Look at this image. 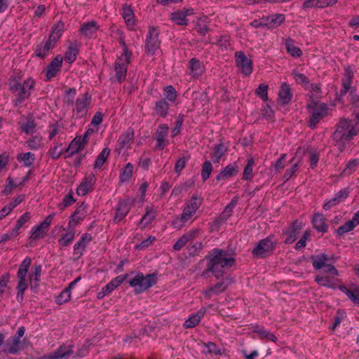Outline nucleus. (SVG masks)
Returning a JSON list of instances; mask_svg holds the SVG:
<instances>
[{
	"label": "nucleus",
	"mask_w": 359,
	"mask_h": 359,
	"mask_svg": "<svg viewBox=\"0 0 359 359\" xmlns=\"http://www.w3.org/2000/svg\"><path fill=\"white\" fill-rule=\"evenodd\" d=\"M189 69L190 75L194 79H198L202 76L205 72L203 63L197 58H191L189 62Z\"/></svg>",
	"instance_id": "nucleus-32"
},
{
	"label": "nucleus",
	"mask_w": 359,
	"mask_h": 359,
	"mask_svg": "<svg viewBox=\"0 0 359 359\" xmlns=\"http://www.w3.org/2000/svg\"><path fill=\"white\" fill-rule=\"evenodd\" d=\"M146 212L142 216L141 220L139 222V226L141 229H145L149 224H151L157 216L156 211H155L151 207H146Z\"/></svg>",
	"instance_id": "nucleus-40"
},
{
	"label": "nucleus",
	"mask_w": 359,
	"mask_h": 359,
	"mask_svg": "<svg viewBox=\"0 0 359 359\" xmlns=\"http://www.w3.org/2000/svg\"><path fill=\"white\" fill-rule=\"evenodd\" d=\"M62 143L53 142V145L48 149V154L53 160L58 159L61 155L65 153V149L62 148Z\"/></svg>",
	"instance_id": "nucleus-53"
},
{
	"label": "nucleus",
	"mask_w": 359,
	"mask_h": 359,
	"mask_svg": "<svg viewBox=\"0 0 359 359\" xmlns=\"http://www.w3.org/2000/svg\"><path fill=\"white\" fill-rule=\"evenodd\" d=\"M238 202V197L234 196L231 202L228 203L224 208L223 212L220 214L219 217L216 218L211 223L212 230H219L220 226L225 224L228 219L232 215L233 212Z\"/></svg>",
	"instance_id": "nucleus-10"
},
{
	"label": "nucleus",
	"mask_w": 359,
	"mask_h": 359,
	"mask_svg": "<svg viewBox=\"0 0 359 359\" xmlns=\"http://www.w3.org/2000/svg\"><path fill=\"white\" fill-rule=\"evenodd\" d=\"M92 241V236L90 233H85L81 235L79 240L74 244L73 247L74 255L76 259L81 258L86 250L87 245Z\"/></svg>",
	"instance_id": "nucleus-25"
},
{
	"label": "nucleus",
	"mask_w": 359,
	"mask_h": 359,
	"mask_svg": "<svg viewBox=\"0 0 359 359\" xmlns=\"http://www.w3.org/2000/svg\"><path fill=\"white\" fill-rule=\"evenodd\" d=\"M90 103L91 95L88 92H86L78 96L75 101L74 108L77 117L82 118L88 114Z\"/></svg>",
	"instance_id": "nucleus-13"
},
{
	"label": "nucleus",
	"mask_w": 359,
	"mask_h": 359,
	"mask_svg": "<svg viewBox=\"0 0 359 359\" xmlns=\"http://www.w3.org/2000/svg\"><path fill=\"white\" fill-rule=\"evenodd\" d=\"M235 62L241 73L245 76H250L253 71V62L248 58L243 51L235 53Z\"/></svg>",
	"instance_id": "nucleus-12"
},
{
	"label": "nucleus",
	"mask_w": 359,
	"mask_h": 359,
	"mask_svg": "<svg viewBox=\"0 0 359 359\" xmlns=\"http://www.w3.org/2000/svg\"><path fill=\"white\" fill-rule=\"evenodd\" d=\"M228 152V146L224 142L214 144L211 148L210 158L214 163H219Z\"/></svg>",
	"instance_id": "nucleus-26"
},
{
	"label": "nucleus",
	"mask_w": 359,
	"mask_h": 359,
	"mask_svg": "<svg viewBox=\"0 0 359 359\" xmlns=\"http://www.w3.org/2000/svg\"><path fill=\"white\" fill-rule=\"evenodd\" d=\"M263 20L266 21L268 29H274L280 26L285 22V16L282 13H276L263 17Z\"/></svg>",
	"instance_id": "nucleus-37"
},
{
	"label": "nucleus",
	"mask_w": 359,
	"mask_h": 359,
	"mask_svg": "<svg viewBox=\"0 0 359 359\" xmlns=\"http://www.w3.org/2000/svg\"><path fill=\"white\" fill-rule=\"evenodd\" d=\"M17 159L20 162H22L24 166L30 167L35 161V155L32 152L22 153L18 156Z\"/></svg>",
	"instance_id": "nucleus-54"
},
{
	"label": "nucleus",
	"mask_w": 359,
	"mask_h": 359,
	"mask_svg": "<svg viewBox=\"0 0 359 359\" xmlns=\"http://www.w3.org/2000/svg\"><path fill=\"white\" fill-rule=\"evenodd\" d=\"M99 29L100 25L95 20H92L90 22H83L81 25L79 31L81 36L91 39L96 35Z\"/></svg>",
	"instance_id": "nucleus-27"
},
{
	"label": "nucleus",
	"mask_w": 359,
	"mask_h": 359,
	"mask_svg": "<svg viewBox=\"0 0 359 359\" xmlns=\"http://www.w3.org/2000/svg\"><path fill=\"white\" fill-rule=\"evenodd\" d=\"M337 0H305L302 4V9L308 10L313 8H323L336 4Z\"/></svg>",
	"instance_id": "nucleus-31"
},
{
	"label": "nucleus",
	"mask_w": 359,
	"mask_h": 359,
	"mask_svg": "<svg viewBox=\"0 0 359 359\" xmlns=\"http://www.w3.org/2000/svg\"><path fill=\"white\" fill-rule=\"evenodd\" d=\"M168 132L169 127L168 124L163 123L158 126L154 135L157 149L163 150L169 144Z\"/></svg>",
	"instance_id": "nucleus-16"
},
{
	"label": "nucleus",
	"mask_w": 359,
	"mask_h": 359,
	"mask_svg": "<svg viewBox=\"0 0 359 359\" xmlns=\"http://www.w3.org/2000/svg\"><path fill=\"white\" fill-rule=\"evenodd\" d=\"M71 293L72 291L67 289V287L65 288L61 293L57 296L55 299V302L58 305H62L66 302H68L71 299Z\"/></svg>",
	"instance_id": "nucleus-63"
},
{
	"label": "nucleus",
	"mask_w": 359,
	"mask_h": 359,
	"mask_svg": "<svg viewBox=\"0 0 359 359\" xmlns=\"http://www.w3.org/2000/svg\"><path fill=\"white\" fill-rule=\"evenodd\" d=\"M42 271V266L40 264L34 265L32 268V271L29 276V280L32 286V284H34V287H36L39 285V282L40 281V278Z\"/></svg>",
	"instance_id": "nucleus-52"
},
{
	"label": "nucleus",
	"mask_w": 359,
	"mask_h": 359,
	"mask_svg": "<svg viewBox=\"0 0 359 359\" xmlns=\"http://www.w3.org/2000/svg\"><path fill=\"white\" fill-rule=\"evenodd\" d=\"M63 57L57 55L45 69L46 81H50L56 77L62 71Z\"/></svg>",
	"instance_id": "nucleus-15"
},
{
	"label": "nucleus",
	"mask_w": 359,
	"mask_h": 359,
	"mask_svg": "<svg viewBox=\"0 0 359 359\" xmlns=\"http://www.w3.org/2000/svg\"><path fill=\"white\" fill-rule=\"evenodd\" d=\"M358 132L359 129L356 123L349 118H341L335 126L332 138L341 147V151H342L346 144L351 142Z\"/></svg>",
	"instance_id": "nucleus-3"
},
{
	"label": "nucleus",
	"mask_w": 359,
	"mask_h": 359,
	"mask_svg": "<svg viewBox=\"0 0 359 359\" xmlns=\"http://www.w3.org/2000/svg\"><path fill=\"white\" fill-rule=\"evenodd\" d=\"M131 208V202L129 198H125L120 200L115 209V216L114 221L115 222H119L123 219L128 214Z\"/></svg>",
	"instance_id": "nucleus-23"
},
{
	"label": "nucleus",
	"mask_w": 359,
	"mask_h": 359,
	"mask_svg": "<svg viewBox=\"0 0 359 359\" xmlns=\"http://www.w3.org/2000/svg\"><path fill=\"white\" fill-rule=\"evenodd\" d=\"M77 91L75 88H69L64 93V103L68 106H73Z\"/></svg>",
	"instance_id": "nucleus-57"
},
{
	"label": "nucleus",
	"mask_w": 359,
	"mask_h": 359,
	"mask_svg": "<svg viewBox=\"0 0 359 359\" xmlns=\"http://www.w3.org/2000/svg\"><path fill=\"white\" fill-rule=\"evenodd\" d=\"M311 116L308 121V126L314 129L316 125L329 114V107L324 102H313L306 107Z\"/></svg>",
	"instance_id": "nucleus-6"
},
{
	"label": "nucleus",
	"mask_w": 359,
	"mask_h": 359,
	"mask_svg": "<svg viewBox=\"0 0 359 359\" xmlns=\"http://www.w3.org/2000/svg\"><path fill=\"white\" fill-rule=\"evenodd\" d=\"M20 340L18 337H11L6 343V351L11 354H15L20 351Z\"/></svg>",
	"instance_id": "nucleus-48"
},
{
	"label": "nucleus",
	"mask_w": 359,
	"mask_h": 359,
	"mask_svg": "<svg viewBox=\"0 0 359 359\" xmlns=\"http://www.w3.org/2000/svg\"><path fill=\"white\" fill-rule=\"evenodd\" d=\"M357 225V222H355L353 219L349 220L337 229V234L341 236L344 235L346 233L352 231Z\"/></svg>",
	"instance_id": "nucleus-58"
},
{
	"label": "nucleus",
	"mask_w": 359,
	"mask_h": 359,
	"mask_svg": "<svg viewBox=\"0 0 359 359\" xmlns=\"http://www.w3.org/2000/svg\"><path fill=\"white\" fill-rule=\"evenodd\" d=\"M159 29L156 27H149L145 39V53L154 55L160 48L161 41L159 39Z\"/></svg>",
	"instance_id": "nucleus-9"
},
{
	"label": "nucleus",
	"mask_w": 359,
	"mask_h": 359,
	"mask_svg": "<svg viewBox=\"0 0 359 359\" xmlns=\"http://www.w3.org/2000/svg\"><path fill=\"white\" fill-rule=\"evenodd\" d=\"M31 263L32 259L29 257H25L21 262L17 272V278L18 282L27 283V276L28 270L31 266Z\"/></svg>",
	"instance_id": "nucleus-38"
},
{
	"label": "nucleus",
	"mask_w": 359,
	"mask_h": 359,
	"mask_svg": "<svg viewBox=\"0 0 359 359\" xmlns=\"http://www.w3.org/2000/svg\"><path fill=\"white\" fill-rule=\"evenodd\" d=\"M64 27V23L62 21L57 22L52 27L51 32L48 38L54 42L55 45L62 35Z\"/></svg>",
	"instance_id": "nucleus-44"
},
{
	"label": "nucleus",
	"mask_w": 359,
	"mask_h": 359,
	"mask_svg": "<svg viewBox=\"0 0 359 359\" xmlns=\"http://www.w3.org/2000/svg\"><path fill=\"white\" fill-rule=\"evenodd\" d=\"M133 165L131 163H128L120 172L119 182L121 183L128 182L133 176Z\"/></svg>",
	"instance_id": "nucleus-50"
},
{
	"label": "nucleus",
	"mask_w": 359,
	"mask_h": 359,
	"mask_svg": "<svg viewBox=\"0 0 359 359\" xmlns=\"http://www.w3.org/2000/svg\"><path fill=\"white\" fill-rule=\"evenodd\" d=\"M293 97V93L290 85L286 82L281 83L277 98V102L281 106L290 104Z\"/></svg>",
	"instance_id": "nucleus-20"
},
{
	"label": "nucleus",
	"mask_w": 359,
	"mask_h": 359,
	"mask_svg": "<svg viewBox=\"0 0 359 359\" xmlns=\"http://www.w3.org/2000/svg\"><path fill=\"white\" fill-rule=\"evenodd\" d=\"M123 53L118 56L114 64L115 72L114 81L121 83L126 80L128 67L130 62L131 52L129 51L127 46L123 42Z\"/></svg>",
	"instance_id": "nucleus-4"
},
{
	"label": "nucleus",
	"mask_w": 359,
	"mask_h": 359,
	"mask_svg": "<svg viewBox=\"0 0 359 359\" xmlns=\"http://www.w3.org/2000/svg\"><path fill=\"white\" fill-rule=\"evenodd\" d=\"M35 81L29 77L25 79L22 83L20 77L18 75H11L9 78V90L15 97L12 102L15 106H20L26 100L29 99L32 91L35 87Z\"/></svg>",
	"instance_id": "nucleus-2"
},
{
	"label": "nucleus",
	"mask_w": 359,
	"mask_h": 359,
	"mask_svg": "<svg viewBox=\"0 0 359 359\" xmlns=\"http://www.w3.org/2000/svg\"><path fill=\"white\" fill-rule=\"evenodd\" d=\"M55 46L54 42L45 37L41 42L35 44L34 54L38 58L44 59L48 57Z\"/></svg>",
	"instance_id": "nucleus-17"
},
{
	"label": "nucleus",
	"mask_w": 359,
	"mask_h": 359,
	"mask_svg": "<svg viewBox=\"0 0 359 359\" xmlns=\"http://www.w3.org/2000/svg\"><path fill=\"white\" fill-rule=\"evenodd\" d=\"M157 283V274L149 273L144 276L142 272H137L135 276L128 281L130 286L134 287L135 294H140Z\"/></svg>",
	"instance_id": "nucleus-5"
},
{
	"label": "nucleus",
	"mask_w": 359,
	"mask_h": 359,
	"mask_svg": "<svg viewBox=\"0 0 359 359\" xmlns=\"http://www.w3.org/2000/svg\"><path fill=\"white\" fill-rule=\"evenodd\" d=\"M110 154V149L108 147L104 148L97 156L94 162V168L100 170Z\"/></svg>",
	"instance_id": "nucleus-51"
},
{
	"label": "nucleus",
	"mask_w": 359,
	"mask_h": 359,
	"mask_svg": "<svg viewBox=\"0 0 359 359\" xmlns=\"http://www.w3.org/2000/svg\"><path fill=\"white\" fill-rule=\"evenodd\" d=\"M65 232L62 233L60 238L58 239V245L60 248H64L69 246L74 241L76 236V231L74 228H70L68 226L67 229L60 226Z\"/></svg>",
	"instance_id": "nucleus-29"
},
{
	"label": "nucleus",
	"mask_w": 359,
	"mask_h": 359,
	"mask_svg": "<svg viewBox=\"0 0 359 359\" xmlns=\"http://www.w3.org/2000/svg\"><path fill=\"white\" fill-rule=\"evenodd\" d=\"M335 276L327 273L318 274L316 276L315 281L320 286L334 289L337 287V280L334 278Z\"/></svg>",
	"instance_id": "nucleus-30"
},
{
	"label": "nucleus",
	"mask_w": 359,
	"mask_h": 359,
	"mask_svg": "<svg viewBox=\"0 0 359 359\" xmlns=\"http://www.w3.org/2000/svg\"><path fill=\"white\" fill-rule=\"evenodd\" d=\"M96 179L93 173L85 175L76 189V194L79 196H84L95 189Z\"/></svg>",
	"instance_id": "nucleus-18"
},
{
	"label": "nucleus",
	"mask_w": 359,
	"mask_h": 359,
	"mask_svg": "<svg viewBox=\"0 0 359 359\" xmlns=\"http://www.w3.org/2000/svg\"><path fill=\"white\" fill-rule=\"evenodd\" d=\"M170 105L165 99H160L155 102L154 107V115L158 116L161 118H165L169 114Z\"/></svg>",
	"instance_id": "nucleus-35"
},
{
	"label": "nucleus",
	"mask_w": 359,
	"mask_h": 359,
	"mask_svg": "<svg viewBox=\"0 0 359 359\" xmlns=\"http://www.w3.org/2000/svg\"><path fill=\"white\" fill-rule=\"evenodd\" d=\"M32 218V215L29 212H25L23 213L17 220L15 227L13 229V235L18 236L19 231L21 228L25 226V224L28 223Z\"/></svg>",
	"instance_id": "nucleus-46"
},
{
	"label": "nucleus",
	"mask_w": 359,
	"mask_h": 359,
	"mask_svg": "<svg viewBox=\"0 0 359 359\" xmlns=\"http://www.w3.org/2000/svg\"><path fill=\"white\" fill-rule=\"evenodd\" d=\"M268 89L269 86L264 83H261L258 88L255 90V93L259 96L264 102H266L269 100L268 97Z\"/></svg>",
	"instance_id": "nucleus-64"
},
{
	"label": "nucleus",
	"mask_w": 359,
	"mask_h": 359,
	"mask_svg": "<svg viewBox=\"0 0 359 359\" xmlns=\"http://www.w3.org/2000/svg\"><path fill=\"white\" fill-rule=\"evenodd\" d=\"M326 220L323 215L315 213L311 222L313 228L316 229L318 232L326 233L328 231V224L326 223Z\"/></svg>",
	"instance_id": "nucleus-36"
},
{
	"label": "nucleus",
	"mask_w": 359,
	"mask_h": 359,
	"mask_svg": "<svg viewBox=\"0 0 359 359\" xmlns=\"http://www.w3.org/2000/svg\"><path fill=\"white\" fill-rule=\"evenodd\" d=\"M255 165V160L251 158L248 160L247 165L244 168L242 179L243 180H250L252 178L253 166Z\"/></svg>",
	"instance_id": "nucleus-60"
},
{
	"label": "nucleus",
	"mask_w": 359,
	"mask_h": 359,
	"mask_svg": "<svg viewBox=\"0 0 359 359\" xmlns=\"http://www.w3.org/2000/svg\"><path fill=\"white\" fill-rule=\"evenodd\" d=\"M206 269L201 273V276L204 278H209L211 273L217 279H219L223 277L226 269L236 264V259L232 254L219 248L212 250L206 256Z\"/></svg>",
	"instance_id": "nucleus-1"
},
{
	"label": "nucleus",
	"mask_w": 359,
	"mask_h": 359,
	"mask_svg": "<svg viewBox=\"0 0 359 359\" xmlns=\"http://www.w3.org/2000/svg\"><path fill=\"white\" fill-rule=\"evenodd\" d=\"M84 147L85 146L83 141L82 140L81 142L80 139L76 137L73 140H72L69 146L65 149V151L67 154L65 156V158H71L74 154L81 151Z\"/></svg>",
	"instance_id": "nucleus-33"
},
{
	"label": "nucleus",
	"mask_w": 359,
	"mask_h": 359,
	"mask_svg": "<svg viewBox=\"0 0 359 359\" xmlns=\"http://www.w3.org/2000/svg\"><path fill=\"white\" fill-rule=\"evenodd\" d=\"M55 215V212H52L48 215L39 224L32 227L29 236L30 241H37L45 237L49 230Z\"/></svg>",
	"instance_id": "nucleus-8"
},
{
	"label": "nucleus",
	"mask_w": 359,
	"mask_h": 359,
	"mask_svg": "<svg viewBox=\"0 0 359 359\" xmlns=\"http://www.w3.org/2000/svg\"><path fill=\"white\" fill-rule=\"evenodd\" d=\"M134 129L132 127L128 128L126 131L119 135L116 144V151L121 154L122 151H125L130 149V147L134 142Z\"/></svg>",
	"instance_id": "nucleus-11"
},
{
	"label": "nucleus",
	"mask_w": 359,
	"mask_h": 359,
	"mask_svg": "<svg viewBox=\"0 0 359 359\" xmlns=\"http://www.w3.org/2000/svg\"><path fill=\"white\" fill-rule=\"evenodd\" d=\"M340 291L347 295L355 304L359 305V286H353L351 288H348L344 285L339 286Z\"/></svg>",
	"instance_id": "nucleus-43"
},
{
	"label": "nucleus",
	"mask_w": 359,
	"mask_h": 359,
	"mask_svg": "<svg viewBox=\"0 0 359 359\" xmlns=\"http://www.w3.org/2000/svg\"><path fill=\"white\" fill-rule=\"evenodd\" d=\"M170 19L177 25L187 26L189 22L184 14L180 10L173 12L171 14Z\"/></svg>",
	"instance_id": "nucleus-56"
},
{
	"label": "nucleus",
	"mask_w": 359,
	"mask_h": 359,
	"mask_svg": "<svg viewBox=\"0 0 359 359\" xmlns=\"http://www.w3.org/2000/svg\"><path fill=\"white\" fill-rule=\"evenodd\" d=\"M163 95L166 101L170 102L171 103H174L177 97V93L175 88L170 85L164 87Z\"/></svg>",
	"instance_id": "nucleus-55"
},
{
	"label": "nucleus",
	"mask_w": 359,
	"mask_h": 359,
	"mask_svg": "<svg viewBox=\"0 0 359 359\" xmlns=\"http://www.w3.org/2000/svg\"><path fill=\"white\" fill-rule=\"evenodd\" d=\"M202 203L203 198L196 194H194L191 197L190 199L185 202L184 208L186 209L187 212L196 214L197 210L200 208Z\"/></svg>",
	"instance_id": "nucleus-41"
},
{
	"label": "nucleus",
	"mask_w": 359,
	"mask_h": 359,
	"mask_svg": "<svg viewBox=\"0 0 359 359\" xmlns=\"http://www.w3.org/2000/svg\"><path fill=\"white\" fill-rule=\"evenodd\" d=\"M354 77V72L353 69L350 67H346L344 69V73L341 79V88L340 90L341 95L344 96L351 90H354L351 85Z\"/></svg>",
	"instance_id": "nucleus-22"
},
{
	"label": "nucleus",
	"mask_w": 359,
	"mask_h": 359,
	"mask_svg": "<svg viewBox=\"0 0 359 359\" xmlns=\"http://www.w3.org/2000/svg\"><path fill=\"white\" fill-rule=\"evenodd\" d=\"M213 170L212 165L210 161H205L201 168V178L203 182H205L210 176Z\"/></svg>",
	"instance_id": "nucleus-59"
},
{
	"label": "nucleus",
	"mask_w": 359,
	"mask_h": 359,
	"mask_svg": "<svg viewBox=\"0 0 359 359\" xmlns=\"http://www.w3.org/2000/svg\"><path fill=\"white\" fill-rule=\"evenodd\" d=\"M276 246L277 241L273 236L270 235L266 238L260 240L255 245L252 254L257 258H265L273 253Z\"/></svg>",
	"instance_id": "nucleus-7"
},
{
	"label": "nucleus",
	"mask_w": 359,
	"mask_h": 359,
	"mask_svg": "<svg viewBox=\"0 0 359 359\" xmlns=\"http://www.w3.org/2000/svg\"><path fill=\"white\" fill-rule=\"evenodd\" d=\"M302 229V223L298 220L293 222L287 230L283 231V234L286 236L285 243L291 244L294 243L299 233L300 230Z\"/></svg>",
	"instance_id": "nucleus-24"
},
{
	"label": "nucleus",
	"mask_w": 359,
	"mask_h": 359,
	"mask_svg": "<svg viewBox=\"0 0 359 359\" xmlns=\"http://www.w3.org/2000/svg\"><path fill=\"white\" fill-rule=\"evenodd\" d=\"M121 14L124 19L127 26L129 27L131 29H133L135 25V15L131 7L127 4H123L122 6Z\"/></svg>",
	"instance_id": "nucleus-42"
},
{
	"label": "nucleus",
	"mask_w": 359,
	"mask_h": 359,
	"mask_svg": "<svg viewBox=\"0 0 359 359\" xmlns=\"http://www.w3.org/2000/svg\"><path fill=\"white\" fill-rule=\"evenodd\" d=\"M230 283L231 279L226 277L223 279L222 282H219L215 285L204 290L203 291V294L206 298L210 299L214 295H219L224 292L226 290L227 287L230 285Z\"/></svg>",
	"instance_id": "nucleus-19"
},
{
	"label": "nucleus",
	"mask_w": 359,
	"mask_h": 359,
	"mask_svg": "<svg viewBox=\"0 0 359 359\" xmlns=\"http://www.w3.org/2000/svg\"><path fill=\"white\" fill-rule=\"evenodd\" d=\"M88 205L82 202L70 216L68 222V226L74 228L76 225L83 221L86 217Z\"/></svg>",
	"instance_id": "nucleus-21"
},
{
	"label": "nucleus",
	"mask_w": 359,
	"mask_h": 359,
	"mask_svg": "<svg viewBox=\"0 0 359 359\" xmlns=\"http://www.w3.org/2000/svg\"><path fill=\"white\" fill-rule=\"evenodd\" d=\"M206 309L202 308L199 309L196 313H192L189 316V318L184 322V327L185 328H193L196 327L203 318Z\"/></svg>",
	"instance_id": "nucleus-39"
},
{
	"label": "nucleus",
	"mask_w": 359,
	"mask_h": 359,
	"mask_svg": "<svg viewBox=\"0 0 359 359\" xmlns=\"http://www.w3.org/2000/svg\"><path fill=\"white\" fill-rule=\"evenodd\" d=\"M74 353V346L72 344L60 345L53 352L43 355L38 359H68Z\"/></svg>",
	"instance_id": "nucleus-14"
},
{
	"label": "nucleus",
	"mask_w": 359,
	"mask_h": 359,
	"mask_svg": "<svg viewBox=\"0 0 359 359\" xmlns=\"http://www.w3.org/2000/svg\"><path fill=\"white\" fill-rule=\"evenodd\" d=\"M238 172V166L236 163L229 164L216 176L217 181H224L235 176Z\"/></svg>",
	"instance_id": "nucleus-34"
},
{
	"label": "nucleus",
	"mask_w": 359,
	"mask_h": 359,
	"mask_svg": "<svg viewBox=\"0 0 359 359\" xmlns=\"http://www.w3.org/2000/svg\"><path fill=\"white\" fill-rule=\"evenodd\" d=\"M198 229L190 230L184 233L174 244L172 248L175 251L181 250L189 241H191L198 236Z\"/></svg>",
	"instance_id": "nucleus-28"
},
{
	"label": "nucleus",
	"mask_w": 359,
	"mask_h": 359,
	"mask_svg": "<svg viewBox=\"0 0 359 359\" xmlns=\"http://www.w3.org/2000/svg\"><path fill=\"white\" fill-rule=\"evenodd\" d=\"M358 166L359 159H351L346 163V168L343 170L342 174L344 175H350L357 170Z\"/></svg>",
	"instance_id": "nucleus-61"
},
{
	"label": "nucleus",
	"mask_w": 359,
	"mask_h": 359,
	"mask_svg": "<svg viewBox=\"0 0 359 359\" xmlns=\"http://www.w3.org/2000/svg\"><path fill=\"white\" fill-rule=\"evenodd\" d=\"M312 264L316 270H319L323 268L324 265L329 261L327 255L325 253L312 256L311 257Z\"/></svg>",
	"instance_id": "nucleus-49"
},
{
	"label": "nucleus",
	"mask_w": 359,
	"mask_h": 359,
	"mask_svg": "<svg viewBox=\"0 0 359 359\" xmlns=\"http://www.w3.org/2000/svg\"><path fill=\"white\" fill-rule=\"evenodd\" d=\"M79 53V46L76 41L71 43L65 53V60L69 63L74 62Z\"/></svg>",
	"instance_id": "nucleus-45"
},
{
	"label": "nucleus",
	"mask_w": 359,
	"mask_h": 359,
	"mask_svg": "<svg viewBox=\"0 0 359 359\" xmlns=\"http://www.w3.org/2000/svg\"><path fill=\"white\" fill-rule=\"evenodd\" d=\"M285 46L287 52L294 57H299L302 55V51L299 48L294 46V41L291 38H287L285 40Z\"/></svg>",
	"instance_id": "nucleus-47"
},
{
	"label": "nucleus",
	"mask_w": 359,
	"mask_h": 359,
	"mask_svg": "<svg viewBox=\"0 0 359 359\" xmlns=\"http://www.w3.org/2000/svg\"><path fill=\"white\" fill-rule=\"evenodd\" d=\"M292 75L295 81L298 84L302 85L304 89H306V88H307V86L309 85L310 80L305 74L299 73L297 72H293Z\"/></svg>",
	"instance_id": "nucleus-62"
}]
</instances>
